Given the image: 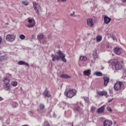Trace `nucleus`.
<instances>
[{
    "instance_id": "1",
    "label": "nucleus",
    "mask_w": 126,
    "mask_h": 126,
    "mask_svg": "<svg viewBox=\"0 0 126 126\" xmlns=\"http://www.w3.org/2000/svg\"><path fill=\"white\" fill-rule=\"evenodd\" d=\"M57 53L58 55H59V56L54 54L51 55L52 61L55 62L56 61H60V59H62V61L63 63H66L67 61L66 59H65V55L62 52V51L59 50Z\"/></svg>"
},
{
    "instance_id": "2",
    "label": "nucleus",
    "mask_w": 126,
    "mask_h": 126,
    "mask_svg": "<svg viewBox=\"0 0 126 126\" xmlns=\"http://www.w3.org/2000/svg\"><path fill=\"white\" fill-rule=\"evenodd\" d=\"M76 93H77L76 90L72 89L65 92L64 94L68 98H72V97L76 95Z\"/></svg>"
},
{
    "instance_id": "3",
    "label": "nucleus",
    "mask_w": 126,
    "mask_h": 126,
    "mask_svg": "<svg viewBox=\"0 0 126 126\" xmlns=\"http://www.w3.org/2000/svg\"><path fill=\"white\" fill-rule=\"evenodd\" d=\"M112 65H114L116 70H120L123 68V65L120 62H118L117 59H114L112 63Z\"/></svg>"
},
{
    "instance_id": "4",
    "label": "nucleus",
    "mask_w": 126,
    "mask_h": 126,
    "mask_svg": "<svg viewBox=\"0 0 126 126\" xmlns=\"http://www.w3.org/2000/svg\"><path fill=\"white\" fill-rule=\"evenodd\" d=\"M33 5L35 12L37 14H39V12H41V11H42V8L41 7V6L36 2H33Z\"/></svg>"
},
{
    "instance_id": "5",
    "label": "nucleus",
    "mask_w": 126,
    "mask_h": 126,
    "mask_svg": "<svg viewBox=\"0 0 126 126\" xmlns=\"http://www.w3.org/2000/svg\"><path fill=\"white\" fill-rule=\"evenodd\" d=\"M123 82H117L114 86V88L116 91H120L122 89V85H123Z\"/></svg>"
},
{
    "instance_id": "6",
    "label": "nucleus",
    "mask_w": 126,
    "mask_h": 126,
    "mask_svg": "<svg viewBox=\"0 0 126 126\" xmlns=\"http://www.w3.org/2000/svg\"><path fill=\"white\" fill-rule=\"evenodd\" d=\"M15 35L13 34H7L6 36V41H8V42H10L11 43H12L15 40Z\"/></svg>"
},
{
    "instance_id": "7",
    "label": "nucleus",
    "mask_w": 126,
    "mask_h": 126,
    "mask_svg": "<svg viewBox=\"0 0 126 126\" xmlns=\"http://www.w3.org/2000/svg\"><path fill=\"white\" fill-rule=\"evenodd\" d=\"M87 24L89 27L93 28L94 26V23H93V20L91 18L88 19L87 21Z\"/></svg>"
},
{
    "instance_id": "8",
    "label": "nucleus",
    "mask_w": 126,
    "mask_h": 126,
    "mask_svg": "<svg viewBox=\"0 0 126 126\" xmlns=\"http://www.w3.org/2000/svg\"><path fill=\"white\" fill-rule=\"evenodd\" d=\"M113 122L111 120H106L103 122L104 126H112Z\"/></svg>"
},
{
    "instance_id": "9",
    "label": "nucleus",
    "mask_w": 126,
    "mask_h": 126,
    "mask_svg": "<svg viewBox=\"0 0 126 126\" xmlns=\"http://www.w3.org/2000/svg\"><path fill=\"white\" fill-rule=\"evenodd\" d=\"M114 53L116 54V55H121L123 53V49L121 48L116 47L114 49Z\"/></svg>"
},
{
    "instance_id": "10",
    "label": "nucleus",
    "mask_w": 126,
    "mask_h": 126,
    "mask_svg": "<svg viewBox=\"0 0 126 126\" xmlns=\"http://www.w3.org/2000/svg\"><path fill=\"white\" fill-rule=\"evenodd\" d=\"M103 80L104 86H107L108 85V83L110 82V78L108 76H104L103 77Z\"/></svg>"
},
{
    "instance_id": "11",
    "label": "nucleus",
    "mask_w": 126,
    "mask_h": 126,
    "mask_svg": "<svg viewBox=\"0 0 126 126\" xmlns=\"http://www.w3.org/2000/svg\"><path fill=\"white\" fill-rule=\"evenodd\" d=\"M111 20H112V19H111V18L107 16L106 15L104 16V21L105 24H109V23L111 22Z\"/></svg>"
},
{
    "instance_id": "12",
    "label": "nucleus",
    "mask_w": 126,
    "mask_h": 126,
    "mask_svg": "<svg viewBox=\"0 0 126 126\" xmlns=\"http://www.w3.org/2000/svg\"><path fill=\"white\" fill-rule=\"evenodd\" d=\"M105 111V105H103L101 107L97 109V110L96 111V113L98 114H102V113H104V111Z\"/></svg>"
},
{
    "instance_id": "13",
    "label": "nucleus",
    "mask_w": 126,
    "mask_h": 126,
    "mask_svg": "<svg viewBox=\"0 0 126 126\" xmlns=\"http://www.w3.org/2000/svg\"><path fill=\"white\" fill-rule=\"evenodd\" d=\"M93 58L94 60H96V59H99V55L97 54V50H94L92 53Z\"/></svg>"
},
{
    "instance_id": "14",
    "label": "nucleus",
    "mask_w": 126,
    "mask_h": 126,
    "mask_svg": "<svg viewBox=\"0 0 126 126\" xmlns=\"http://www.w3.org/2000/svg\"><path fill=\"white\" fill-rule=\"evenodd\" d=\"M60 77L61 78H64L66 79H69L71 78V76H69V75H67L66 74H61L60 75Z\"/></svg>"
},
{
    "instance_id": "15",
    "label": "nucleus",
    "mask_w": 126,
    "mask_h": 126,
    "mask_svg": "<svg viewBox=\"0 0 126 126\" xmlns=\"http://www.w3.org/2000/svg\"><path fill=\"white\" fill-rule=\"evenodd\" d=\"M18 64L19 65H26L27 66H29V64L28 63L23 61H20L18 62Z\"/></svg>"
},
{
    "instance_id": "16",
    "label": "nucleus",
    "mask_w": 126,
    "mask_h": 126,
    "mask_svg": "<svg viewBox=\"0 0 126 126\" xmlns=\"http://www.w3.org/2000/svg\"><path fill=\"white\" fill-rule=\"evenodd\" d=\"M74 112L77 113H81L82 112V109L80 108V107L78 106H76L73 109Z\"/></svg>"
},
{
    "instance_id": "17",
    "label": "nucleus",
    "mask_w": 126,
    "mask_h": 126,
    "mask_svg": "<svg viewBox=\"0 0 126 126\" xmlns=\"http://www.w3.org/2000/svg\"><path fill=\"white\" fill-rule=\"evenodd\" d=\"M3 86L4 90L8 91V90H9V88H10V84H3Z\"/></svg>"
},
{
    "instance_id": "18",
    "label": "nucleus",
    "mask_w": 126,
    "mask_h": 126,
    "mask_svg": "<svg viewBox=\"0 0 126 126\" xmlns=\"http://www.w3.org/2000/svg\"><path fill=\"white\" fill-rule=\"evenodd\" d=\"M10 81V79L9 77H5L3 78V82L4 84H9V82Z\"/></svg>"
},
{
    "instance_id": "19",
    "label": "nucleus",
    "mask_w": 126,
    "mask_h": 126,
    "mask_svg": "<svg viewBox=\"0 0 126 126\" xmlns=\"http://www.w3.org/2000/svg\"><path fill=\"white\" fill-rule=\"evenodd\" d=\"M97 94L99 96H106V95H107V92L105 91L97 92Z\"/></svg>"
},
{
    "instance_id": "20",
    "label": "nucleus",
    "mask_w": 126,
    "mask_h": 126,
    "mask_svg": "<svg viewBox=\"0 0 126 126\" xmlns=\"http://www.w3.org/2000/svg\"><path fill=\"white\" fill-rule=\"evenodd\" d=\"M83 73L86 76H89L91 74V70L90 69L85 70Z\"/></svg>"
},
{
    "instance_id": "21",
    "label": "nucleus",
    "mask_w": 126,
    "mask_h": 126,
    "mask_svg": "<svg viewBox=\"0 0 126 126\" xmlns=\"http://www.w3.org/2000/svg\"><path fill=\"white\" fill-rule=\"evenodd\" d=\"M43 96H44V97H50L51 96V94L49 93V91H48L47 90H46L44 92Z\"/></svg>"
},
{
    "instance_id": "22",
    "label": "nucleus",
    "mask_w": 126,
    "mask_h": 126,
    "mask_svg": "<svg viewBox=\"0 0 126 126\" xmlns=\"http://www.w3.org/2000/svg\"><path fill=\"white\" fill-rule=\"evenodd\" d=\"M10 105L13 108H17V107H18V103L16 102L11 101L10 102Z\"/></svg>"
},
{
    "instance_id": "23",
    "label": "nucleus",
    "mask_w": 126,
    "mask_h": 126,
    "mask_svg": "<svg viewBox=\"0 0 126 126\" xmlns=\"http://www.w3.org/2000/svg\"><path fill=\"white\" fill-rule=\"evenodd\" d=\"M80 61L82 62H86V61H87V57L85 56H81L80 57Z\"/></svg>"
},
{
    "instance_id": "24",
    "label": "nucleus",
    "mask_w": 126,
    "mask_h": 126,
    "mask_svg": "<svg viewBox=\"0 0 126 126\" xmlns=\"http://www.w3.org/2000/svg\"><path fill=\"white\" fill-rule=\"evenodd\" d=\"M6 59H7V56H6V55L2 56H0V62H2V61H4L5 60H6Z\"/></svg>"
},
{
    "instance_id": "25",
    "label": "nucleus",
    "mask_w": 126,
    "mask_h": 126,
    "mask_svg": "<svg viewBox=\"0 0 126 126\" xmlns=\"http://www.w3.org/2000/svg\"><path fill=\"white\" fill-rule=\"evenodd\" d=\"M28 23H29V24H27V26L29 28H31V27H32V19H29Z\"/></svg>"
},
{
    "instance_id": "26",
    "label": "nucleus",
    "mask_w": 126,
    "mask_h": 126,
    "mask_svg": "<svg viewBox=\"0 0 126 126\" xmlns=\"http://www.w3.org/2000/svg\"><path fill=\"white\" fill-rule=\"evenodd\" d=\"M94 75H96V76H102V75H103V74H102V72L97 71V72H95L94 73Z\"/></svg>"
},
{
    "instance_id": "27",
    "label": "nucleus",
    "mask_w": 126,
    "mask_h": 126,
    "mask_svg": "<svg viewBox=\"0 0 126 126\" xmlns=\"http://www.w3.org/2000/svg\"><path fill=\"white\" fill-rule=\"evenodd\" d=\"M43 38H44V34H38L37 35V38L39 41H41V40H42V39H43Z\"/></svg>"
},
{
    "instance_id": "28",
    "label": "nucleus",
    "mask_w": 126,
    "mask_h": 126,
    "mask_svg": "<svg viewBox=\"0 0 126 126\" xmlns=\"http://www.w3.org/2000/svg\"><path fill=\"white\" fill-rule=\"evenodd\" d=\"M11 84L13 87H16V86H17V82L13 81L11 82Z\"/></svg>"
},
{
    "instance_id": "29",
    "label": "nucleus",
    "mask_w": 126,
    "mask_h": 126,
    "mask_svg": "<svg viewBox=\"0 0 126 126\" xmlns=\"http://www.w3.org/2000/svg\"><path fill=\"white\" fill-rule=\"evenodd\" d=\"M96 41L97 42H101L102 41V36L100 35L96 36Z\"/></svg>"
},
{
    "instance_id": "30",
    "label": "nucleus",
    "mask_w": 126,
    "mask_h": 126,
    "mask_svg": "<svg viewBox=\"0 0 126 126\" xmlns=\"http://www.w3.org/2000/svg\"><path fill=\"white\" fill-rule=\"evenodd\" d=\"M43 126H51V125H50V123L48 121H46L43 124Z\"/></svg>"
},
{
    "instance_id": "31",
    "label": "nucleus",
    "mask_w": 126,
    "mask_h": 126,
    "mask_svg": "<svg viewBox=\"0 0 126 126\" xmlns=\"http://www.w3.org/2000/svg\"><path fill=\"white\" fill-rule=\"evenodd\" d=\"M19 38L21 39V40H24V39L26 38V36L24 34H21L19 35Z\"/></svg>"
},
{
    "instance_id": "32",
    "label": "nucleus",
    "mask_w": 126,
    "mask_h": 126,
    "mask_svg": "<svg viewBox=\"0 0 126 126\" xmlns=\"http://www.w3.org/2000/svg\"><path fill=\"white\" fill-rule=\"evenodd\" d=\"M39 108L40 110H44V109H45V105L41 104L39 105Z\"/></svg>"
},
{
    "instance_id": "33",
    "label": "nucleus",
    "mask_w": 126,
    "mask_h": 126,
    "mask_svg": "<svg viewBox=\"0 0 126 126\" xmlns=\"http://www.w3.org/2000/svg\"><path fill=\"white\" fill-rule=\"evenodd\" d=\"M96 110V107H92L91 109V113H94L95 112V110Z\"/></svg>"
},
{
    "instance_id": "34",
    "label": "nucleus",
    "mask_w": 126,
    "mask_h": 126,
    "mask_svg": "<svg viewBox=\"0 0 126 126\" xmlns=\"http://www.w3.org/2000/svg\"><path fill=\"white\" fill-rule=\"evenodd\" d=\"M106 109H107V110L108 112H110V113H112V112H113L112 108H111V107L110 106L107 107Z\"/></svg>"
},
{
    "instance_id": "35",
    "label": "nucleus",
    "mask_w": 126,
    "mask_h": 126,
    "mask_svg": "<svg viewBox=\"0 0 126 126\" xmlns=\"http://www.w3.org/2000/svg\"><path fill=\"white\" fill-rule=\"evenodd\" d=\"M84 100L86 103H88V102H89V98L88 97H84Z\"/></svg>"
},
{
    "instance_id": "36",
    "label": "nucleus",
    "mask_w": 126,
    "mask_h": 126,
    "mask_svg": "<svg viewBox=\"0 0 126 126\" xmlns=\"http://www.w3.org/2000/svg\"><path fill=\"white\" fill-rule=\"evenodd\" d=\"M61 107H65V106H66V103L64 102H62L61 103Z\"/></svg>"
},
{
    "instance_id": "37",
    "label": "nucleus",
    "mask_w": 126,
    "mask_h": 126,
    "mask_svg": "<svg viewBox=\"0 0 126 126\" xmlns=\"http://www.w3.org/2000/svg\"><path fill=\"white\" fill-rule=\"evenodd\" d=\"M22 3L24 4V5H28L29 3L27 1H23Z\"/></svg>"
},
{
    "instance_id": "38",
    "label": "nucleus",
    "mask_w": 126,
    "mask_h": 126,
    "mask_svg": "<svg viewBox=\"0 0 126 126\" xmlns=\"http://www.w3.org/2000/svg\"><path fill=\"white\" fill-rule=\"evenodd\" d=\"M48 41H47L46 40L43 39L42 41V44H43V45H46Z\"/></svg>"
},
{
    "instance_id": "39",
    "label": "nucleus",
    "mask_w": 126,
    "mask_h": 126,
    "mask_svg": "<svg viewBox=\"0 0 126 126\" xmlns=\"http://www.w3.org/2000/svg\"><path fill=\"white\" fill-rule=\"evenodd\" d=\"M32 26H35V24H36V23H35V20H34V19H32Z\"/></svg>"
},
{
    "instance_id": "40",
    "label": "nucleus",
    "mask_w": 126,
    "mask_h": 126,
    "mask_svg": "<svg viewBox=\"0 0 126 126\" xmlns=\"http://www.w3.org/2000/svg\"><path fill=\"white\" fill-rule=\"evenodd\" d=\"M2 42V37L0 36V45H1V43Z\"/></svg>"
},
{
    "instance_id": "41",
    "label": "nucleus",
    "mask_w": 126,
    "mask_h": 126,
    "mask_svg": "<svg viewBox=\"0 0 126 126\" xmlns=\"http://www.w3.org/2000/svg\"><path fill=\"white\" fill-rule=\"evenodd\" d=\"M29 115H30V116L32 115V111L31 110L28 112Z\"/></svg>"
},
{
    "instance_id": "42",
    "label": "nucleus",
    "mask_w": 126,
    "mask_h": 126,
    "mask_svg": "<svg viewBox=\"0 0 126 126\" xmlns=\"http://www.w3.org/2000/svg\"><path fill=\"white\" fill-rule=\"evenodd\" d=\"M58 1H63V2H65L66 0H58Z\"/></svg>"
},
{
    "instance_id": "43",
    "label": "nucleus",
    "mask_w": 126,
    "mask_h": 126,
    "mask_svg": "<svg viewBox=\"0 0 126 126\" xmlns=\"http://www.w3.org/2000/svg\"><path fill=\"white\" fill-rule=\"evenodd\" d=\"M74 13H75V12H73V13H71V14H70V16H73V15H74Z\"/></svg>"
},
{
    "instance_id": "44",
    "label": "nucleus",
    "mask_w": 126,
    "mask_h": 126,
    "mask_svg": "<svg viewBox=\"0 0 126 126\" xmlns=\"http://www.w3.org/2000/svg\"><path fill=\"white\" fill-rule=\"evenodd\" d=\"M113 101V99H110L108 100V103H110V102H112Z\"/></svg>"
},
{
    "instance_id": "45",
    "label": "nucleus",
    "mask_w": 126,
    "mask_h": 126,
    "mask_svg": "<svg viewBox=\"0 0 126 126\" xmlns=\"http://www.w3.org/2000/svg\"><path fill=\"white\" fill-rule=\"evenodd\" d=\"M122 2H123V3H126V0H122Z\"/></svg>"
},
{
    "instance_id": "46",
    "label": "nucleus",
    "mask_w": 126,
    "mask_h": 126,
    "mask_svg": "<svg viewBox=\"0 0 126 126\" xmlns=\"http://www.w3.org/2000/svg\"><path fill=\"white\" fill-rule=\"evenodd\" d=\"M3 100V98L0 96V101H2Z\"/></svg>"
},
{
    "instance_id": "47",
    "label": "nucleus",
    "mask_w": 126,
    "mask_h": 126,
    "mask_svg": "<svg viewBox=\"0 0 126 126\" xmlns=\"http://www.w3.org/2000/svg\"><path fill=\"white\" fill-rule=\"evenodd\" d=\"M48 38L49 39H51V38H52V35H49Z\"/></svg>"
}]
</instances>
